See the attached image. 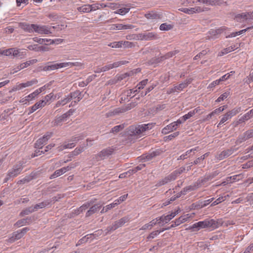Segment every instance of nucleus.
<instances>
[{"instance_id":"1","label":"nucleus","mask_w":253,"mask_h":253,"mask_svg":"<svg viewBox=\"0 0 253 253\" xmlns=\"http://www.w3.org/2000/svg\"><path fill=\"white\" fill-rule=\"evenodd\" d=\"M180 210V209H178L176 211L174 212H172L170 214H168L167 215H162V216L157 218L155 219H153L151 220L149 223L144 225L141 229L142 230H146L148 228L151 229L153 226L155 225L157 223V221L158 220H160L163 222H165L166 223H168L169 221H170L172 218H173L176 214H177Z\"/></svg>"},{"instance_id":"2","label":"nucleus","mask_w":253,"mask_h":253,"mask_svg":"<svg viewBox=\"0 0 253 253\" xmlns=\"http://www.w3.org/2000/svg\"><path fill=\"white\" fill-rule=\"evenodd\" d=\"M185 170V168L183 167H181L178 169L175 170L170 174L165 177L164 178L160 180L156 185V186L159 187L165 185L168 182H169L171 181L174 180L178 175L180 174Z\"/></svg>"},{"instance_id":"3","label":"nucleus","mask_w":253,"mask_h":253,"mask_svg":"<svg viewBox=\"0 0 253 253\" xmlns=\"http://www.w3.org/2000/svg\"><path fill=\"white\" fill-rule=\"evenodd\" d=\"M23 162L19 161L14 165L12 168L8 170L6 176L4 179V182H7L11 178L16 177L19 174L23 169Z\"/></svg>"},{"instance_id":"4","label":"nucleus","mask_w":253,"mask_h":253,"mask_svg":"<svg viewBox=\"0 0 253 253\" xmlns=\"http://www.w3.org/2000/svg\"><path fill=\"white\" fill-rule=\"evenodd\" d=\"M152 125L148 124H142L138 125L137 126H131L129 127V133L130 135H137L140 136L147 130H149L151 128V126Z\"/></svg>"},{"instance_id":"5","label":"nucleus","mask_w":253,"mask_h":253,"mask_svg":"<svg viewBox=\"0 0 253 253\" xmlns=\"http://www.w3.org/2000/svg\"><path fill=\"white\" fill-rule=\"evenodd\" d=\"M129 218L127 216L123 217L120 219L115 221L112 226H108L105 230L106 231V234L108 233L114 231L118 228L122 226L124 224L128 222Z\"/></svg>"},{"instance_id":"6","label":"nucleus","mask_w":253,"mask_h":253,"mask_svg":"<svg viewBox=\"0 0 253 253\" xmlns=\"http://www.w3.org/2000/svg\"><path fill=\"white\" fill-rule=\"evenodd\" d=\"M52 133L47 132L46 134L44 135L42 137L39 138L35 144V147L36 148L42 149L44 144H46V142L51 137Z\"/></svg>"},{"instance_id":"7","label":"nucleus","mask_w":253,"mask_h":253,"mask_svg":"<svg viewBox=\"0 0 253 253\" xmlns=\"http://www.w3.org/2000/svg\"><path fill=\"white\" fill-rule=\"evenodd\" d=\"M113 151L114 149L110 147L103 149L95 156V158L98 161L103 160L112 155Z\"/></svg>"},{"instance_id":"8","label":"nucleus","mask_w":253,"mask_h":253,"mask_svg":"<svg viewBox=\"0 0 253 253\" xmlns=\"http://www.w3.org/2000/svg\"><path fill=\"white\" fill-rule=\"evenodd\" d=\"M163 151L161 150H156L155 151L150 152L147 154H144L141 156V159L145 161H149L154 157L160 155Z\"/></svg>"},{"instance_id":"9","label":"nucleus","mask_w":253,"mask_h":253,"mask_svg":"<svg viewBox=\"0 0 253 253\" xmlns=\"http://www.w3.org/2000/svg\"><path fill=\"white\" fill-rule=\"evenodd\" d=\"M34 31L40 34H48L51 33L50 31V28L46 26H40L35 24Z\"/></svg>"},{"instance_id":"10","label":"nucleus","mask_w":253,"mask_h":253,"mask_svg":"<svg viewBox=\"0 0 253 253\" xmlns=\"http://www.w3.org/2000/svg\"><path fill=\"white\" fill-rule=\"evenodd\" d=\"M252 137H253V128L247 130L243 134L239 135L237 141L241 143Z\"/></svg>"},{"instance_id":"11","label":"nucleus","mask_w":253,"mask_h":253,"mask_svg":"<svg viewBox=\"0 0 253 253\" xmlns=\"http://www.w3.org/2000/svg\"><path fill=\"white\" fill-rule=\"evenodd\" d=\"M144 16L148 19L156 20L161 19L163 17V14L161 13L152 11L146 13Z\"/></svg>"},{"instance_id":"12","label":"nucleus","mask_w":253,"mask_h":253,"mask_svg":"<svg viewBox=\"0 0 253 253\" xmlns=\"http://www.w3.org/2000/svg\"><path fill=\"white\" fill-rule=\"evenodd\" d=\"M199 2L206 5L216 6L220 5L225 3L222 0H198Z\"/></svg>"},{"instance_id":"13","label":"nucleus","mask_w":253,"mask_h":253,"mask_svg":"<svg viewBox=\"0 0 253 253\" xmlns=\"http://www.w3.org/2000/svg\"><path fill=\"white\" fill-rule=\"evenodd\" d=\"M218 174V172L217 171H215L213 172L205 175L204 177H202L200 180L198 181L199 184L201 185L208 182L210 180H211L215 177Z\"/></svg>"},{"instance_id":"14","label":"nucleus","mask_w":253,"mask_h":253,"mask_svg":"<svg viewBox=\"0 0 253 253\" xmlns=\"http://www.w3.org/2000/svg\"><path fill=\"white\" fill-rule=\"evenodd\" d=\"M207 228H211L215 229L218 227L219 225H221V223L219 220H215L213 219H206Z\"/></svg>"},{"instance_id":"15","label":"nucleus","mask_w":253,"mask_h":253,"mask_svg":"<svg viewBox=\"0 0 253 253\" xmlns=\"http://www.w3.org/2000/svg\"><path fill=\"white\" fill-rule=\"evenodd\" d=\"M35 24H29L27 23H19V27L24 31L29 32L30 33H33L34 31Z\"/></svg>"},{"instance_id":"16","label":"nucleus","mask_w":253,"mask_h":253,"mask_svg":"<svg viewBox=\"0 0 253 253\" xmlns=\"http://www.w3.org/2000/svg\"><path fill=\"white\" fill-rule=\"evenodd\" d=\"M72 167H63L59 169L56 170L53 174H52L50 177V179L54 178L56 177L59 176L62 174L65 173L67 171L69 170L72 168Z\"/></svg>"},{"instance_id":"17","label":"nucleus","mask_w":253,"mask_h":253,"mask_svg":"<svg viewBox=\"0 0 253 253\" xmlns=\"http://www.w3.org/2000/svg\"><path fill=\"white\" fill-rule=\"evenodd\" d=\"M102 205L100 203L95 204L90 208L89 210L87 211L86 213V216L88 217L91 216L92 214L96 212L102 207Z\"/></svg>"},{"instance_id":"18","label":"nucleus","mask_w":253,"mask_h":253,"mask_svg":"<svg viewBox=\"0 0 253 253\" xmlns=\"http://www.w3.org/2000/svg\"><path fill=\"white\" fill-rule=\"evenodd\" d=\"M60 68V63L51 64V62L47 63V65L43 67L42 69L44 71H53Z\"/></svg>"},{"instance_id":"19","label":"nucleus","mask_w":253,"mask_h":253,"mask_svg":"<svg viewBox=\"0 0 253 253\" xmlns=\"http://www.w3.org/2000/svg\"><path fill=\"white\" fill-rule=\"evenodd\" d=\"M204 228H207L206 220L194 223L190 228L193 229V231H198Z\"/></svg>"},{"instance_id":"20","label":"nucleus","mask_w":253,"mask_h":253,"mask_svg":"<svg viewBox=\"0 0 253 253\" xmlns=\"http://www.w3.org/2000/svg\"><path fill=\"white\" fill-rule=\"evenodd\" d=\"M176 129V124L172 123L165 127L162 130V133L164 134H168Z\"/></svg>"},{"instance_id":"21","label":"nucleus","mask_w":253,"mask_h":253,"mask_svg":"<svg viewBox=\"0 0 253 253\" xmlns=\"http://www.w3.org/2000/svg\"><path fill=\"white\" fill-rule=\"evenodd\" d=\"M36 177V173L32 172L30 175L25 176L23 179L18 181V184H23L29 182L31 180Z\"/></svg>"},{"instance_id":"22","label":"nucleus","mask_w":253,"mask_h":253,"mask_svg":"<svg viewBox=\"0 0 253 253\" xmlns=\"http://www.w3.org/2000/svg\"><path fill=\"white\" fill-rule=\"evenodd\" d=\"M46 102L45 100H41L40 101L37 102L31 108V110L28 113V115L32 114V113L36 111L38 109L44 106Z\"/></svg>"},{"instance_id":"23","label":"nucleus","mask_w":253,"mask_h":253,"mask_svg":"<svg viewBox=\"0 0 253 253\" xmlns=\"http://www.w3.org/2000/svg\"><path fill=\"white\" fill-rule=\"evenodd\" d=\"M22 237L23 236L21 233L17 231L13 233L12 236L8 239V242L10 243H13L15 241L21 239Z\"/></svg>"},{"instance_id":"24","label":"nucleus","mask_w":253,"mask_h":253,"mask_svg":"<svg viewBox=\"0 0 253 253\" xmlns=\"http://www.w3.org/2000/svg\"><path fill=\"white\" fill-rule=\"evenodd\" d=\"M233 150L232 149H228L221 152L218 156V159L219 160L224 159L230 156L233 153Z\"/></svg>"},{"instance_id":"25","label":"nucleus","mask_w":253,"mask_h":253,"mask_svg":"<svg viewBox=\"0 0 253 253\" xmlns=\"http://www.w3.org/2000/svg\"><path fill=\"white\" fill-rule=\"evenodd\" d=\"M158 36L157 34L153 32L144 33V40L151 41L157 39Z\"/></svg>"},{"instance_id":"26","label":"nucleus","mask_w":253,"mask_h":253,"mask_svg":"<svg viewBox=\"0 0 253 253\" xmlns=\"http://www.w3.org/2000/svg\"><path fill=\"white\" fill-rule=\"evenodd\" d=\"M239 47L235 45H231L228 47H227L226 48H224L222 51H221L219 53V56H222L224 54H227L228 53H229L232 51H234L235 49L238 48Z\"/></svg>"},{"instance_id":"27","label":"nucleus","mask_w":253,"mask_h":253,"mask_svg":"<svg viewBox=\"0 0 253 253\" xmlns=\"http://www.w3.org/2000/svg\"><path fill=\"white\" fill-rule=\"evenodd\" d=\"M12 56L14 57L22 58L24 54L23 52H22L20 49H17L15 48H12Z\"/></svg>"},{"instance_id":"28","label":"nucleus","mask_w":253,"mask_h":253,"mask_svg":"<svg viewBox=\"0 0 253 253\" xmlns=\"http://www.w3.org/2000/svg\"><path fill=\"white\" fill-rule=\"evenodd\" d=\"M77 10L83 13L89 12L91 11V8H90L89 4H85L82 6L78 7L77 8Z\"/></svg>"},{"instance_id":"29","label":"nucleus","mask_w":253,"mask_h":253,"mask_svg":"<svg viewBox=\"0 0 253 253\" xmlns=\"http://www.w3.org/2000/svg\"><path fill=\"white\" fill-rule=\"evenodd\" d=\"M49 204H50V202H48V201L42 202H41L40 203L35 205L33 207L35 211H37L39 209H42V208L45 207L46 206L48 205Z\"/></svg>"},{"instance_id":"30","label":"nucleus","mask_w":253,"mask_h":253,"mask_svg":"<svg viewBox=\"0 0 253 253\" xmlns=\"http://www.w3.org/2000/svg\"><path fill=\"white\" fill-rule=\"evenodd\" d=\"M75 146V143L72 142L68 144H65L62 146H60L57 148L58 151L60 152L63 151L64 149L67 148H71Z\"/></svg>"},{"instance_id":"31","label":"nucleus","mask_w":253,"mask_h":253,"mask_svg":"<svg viewBox=\"0 0 253 253\" xmlns=\"http://www.w3.org/2000/svg\"><path fill=\"white\" fill-rule=\"evenodd\" d=\"M173 28V25L167 23L162 24L160 26V30L161 31H169Z\"/></svg>"},{"instance_id":"32","label":"nucleus","mask_w":253,"mask_h":253,"mask_svg":"<svg viewBox=\"0 0 253 253\" xmlns=\"http://www.w3.org/2000/svg\"><path fill=\"white\" fill-rule=\"evenodd\" d=\"M34 211H35L33 209V207L32 206L26 208V209L23 210L20 213V215L24 216L25 215L29 214V213H31Z\"/></svg>"},{"instance_id":"33","label":"nucleus","mask_w":253,"mask_h":253,"mask_svg":"<svg viewBox=\"0 0 253 253\" xmlns=\"http://www.w3.org/2000/svg\"><path fill=\"white\" fill-rule=\"evenodd\" d=\"M89 206L90 205L88 203L83 205V206L80 207L77 211H75V213L77 215L80 214L81 212H83L87 209H88Z\"/></svg>"},{"instance_id":"34","label":"nucleus","mask_w":253,"mask_h":253,"mask_svg":"<svg viewBox=\"0 0 253 253\" xmlns=\"http://www.w3.org/2000/svg\"><path fill=\"white\" fill-rule=\"evenodd\" d=\"M241 111V107H237L231 110V111L228 112L227 113L229 115V116L232 118L233 116L236 115L237 114L239 113Z\"/></svg>"},{"instance_id":"35","label":"nucleus","mask_w":253,"mask_h":253,"mask_svg":"<svg viewBox=\"0 0 253 253\" xmlns=\"http://www.w3.org/2000/svg\"><path fill=\"white\" fill-rule=\"evenodd\" d=\"M193 9L194 10V13H200L204 11H207L209 10V9L205 7L196 6L195 7H193Z\"/></svg>"},{"instance_id":"36","label":"nucleus","mask_w":253,"mask_h":253,"mask_svg":"<svg viewBox=\"0 0 253 253\" xmlns=\"http://www.w3.org/2000/svg\"><path fill=\"white\" fill-rule=\"evenodd\" d=\"M44 47L43 46H39L38 47V45L35 44V45H30L28 46V48L30 50H35V51H41V50H44Z\"/></svg>"},{"instance_id":"37","label":"nucleus","mask_w":253,"mask_h":253,"mask_svg":"<svg viewBox=\"0 0 253 253\" xmlns=\"http://www.w3.org/2000/svg\"><path fill=\"white\" fill-rule=\"evenodd\" d=\"M251 28L250 27V28H248L246 29L241 30L239 32H233V33H231V34H230L229 35H228V36H226V38L234 37H236L237 35H239L242 34L243 33H244V32L247 31L248 29H251Z\"/></svg>"},{"instance_id":"38","label":"nucleus","mask_w":253,"mask_h":253,"mask_svg":"<svg viewBox=\"0 0 253 253\" xmlns=\"http://www.w3.org/2000/svg\"><path fill=\"white\" fill-rule=\"evenodd\" d=\"M38 83V81L36 79H34L31 81H27V82L23 84L24 87H26L32 86L34 84H37Z\"/></svg>"},{"instance_id":"39","label":"nucleus","mask_w":253,"mask_h":253,"mask_svg":"<svg viewBox=\"0 0 253 253\" xmlns=\"http://www.w3.org/2000/svg\"><path fill=\"white\" fill-rule=\"evenodd\" d=\"M130 10V8H122L120 9H118L117 11H115V13L116 14H119L120 15H124L127 13Z\"/></svg>"},{"instance_id":"40","label":"nucleus","mask_w":253,"mask_h":253,"mask_svg":"<svg viewBox=\"0 0 253 253\" xmlns=\"http://www.w3.org/2000/svg\"><path fill=\"white\" fill-rule=\"evenodd\" d=\"M145 167V164H140L138 165V166L135 167L134 168L129 169V171H130L131 174H132L135 172H136L137 171L140 170L142 169L144 167Z\"/></svg>"},{"instance_id":"41","label":"nucleus","mask_w":253,"mask_h":253,"mask_svg":"<svg viewBox=\"0 0 253 253\" xmlns=\"http://www.w3.org/2000/svg\"><path fill=\"white\" fill-rule=\"evenodd\" d=\"M84 147L80 146L79 147L76 148L75 150L72 152V155L73 156H77L84 151Z\"/></svg>"},{"instance_id":"42","label":"nucleus","mask_w":253,"mask_h":253,"mask_svg":"<svg viewBox=\"0 0 253 253\" xmlns=\"http://www.w3.org/2000/svg\"><path fill=\"white\" fill-rule=\"evenodd\" d=\"M108 46H111L113 48L121 47L123 46L122 41L115 42L110 43L109 44H108Z\"/></svg>"},{"instance_id":"43","label":"nucleus","mask_w":253,"mask_h":253,"mask_svg":"<svg viewBox=\"0 0 253 253\" xmlns=\"http://www.w3.org/2000/svg\"><path fill=\"white\" fill-rule=\"evenodd\" d=\"M247 17V16L246 15H245V13H242L241 14H237L235 17V18L236 19V20L238 21V22H242V19L244 20H246V18Z\"/></svg>"},{"instance_id":"44","label":"nucleus","mask_w":253,"mask_h":253,"mask_svg":"<svg viewBox=\"0 0 253 253\" xmlns=\"http://www.w3.org/2000/svg\"><path fill=\"white\" fill-rule=\"evenodd\" d=\"M132 39L136 40H144V33L132 35Z\"/></svg>"},{"instance_id":"45","label":"nucleus","mask_w":253,"mask_h":253,"mask_svg":"<svg viewBox=\"0 0 253 253\" xmlns=\"http://www.w3.org/2000/svg\"><path fill=\"white\" fill-rule=\"evenodd\" d=\"M166 59H167L165 58V56L164 55H163V56H161L160 57H158V58H157L155 59H152L150 61V62L151 63V64H154V63L157 64V63H160V62L163 61Z\"/></svg>"},{"instance_id":"46","label":"nucleus","mask_w":253,"mask_h":253,"mask_svg":"<svg viewBox=\"0 0 253 253\" xmlns=\"http://www.w3.org/2000/svg\"><path fill=\"white\" fill-rule=\"evenodd\" d=\"M117 64H115V63L113 64H110L107 65H105L102 67V71H103V72H106L107 71H108L111 69H113L114 68H116L115 65Z\"/></svg>"},{"instance_id":"47","label":"nucleus","mask_w":253,"mask_h":253,"mask_svg":"<svg viewBox=\"0 0 253 253\" xmlns=\"http://www.w3.org/2000/svg\"><path fill=\"white\" fill-rule=\"evenodd\" d=\"M122 44H123V46H124L125 47H127V48L134 47L135 45V44L134 42H128V41H125V42L122 41Z\"/></svg>"},{"instance_id":"48","label":"nucleus","mask_w":253,"mask_h":253,"mask_svg":"<svg viewBox=\"0 0 253 253\" xmlns=\"http://www.w3.org/2000/svg\"><path fill=\"white\" fill-rule=\"evenodd\" d=\"M209 51V50L207 51V50H202L201 52H200L199 54L196 55L194 57V60H197V59H198L199 58H201L203 56L206 55Z\"/></svg>"},{"instance_id":"49","label":"nucleus","mask_w":253,"mask_h":253,"mask_svg":"<svg viewBox=\"0 0 253 253\" xmlns=\"http://www.w3.org/2000/svg\"><path fill=\"white\" fill-rule=\"evenodd\" d=\"M229 95V92H226L221 94L216 100V102H219L222 100H223L224 99H226L228 97V96Z\"/></svg>"},{"instance_id":"50","label":"nucleus","mask_w":253,"mask_h":253,"mask_svg":"<svg viewBox=\"0 0 253 253\" xmlns=\"http://www.w3.org/2000/svg\"><path fill=\"white\" fill-rule=\"evenodd\" d=\"M83 139V136L81 134H78V135H77L76 136L72 137L70 141L76 143L80 140H81Z\"/></svg>"},{"instance_id":"51","label":"nucleus","mask_w":253,"mask_h":253,"mask_svg":"<svg viewBox=\"0 0 253 253\" xmlns=\"http://www.w3.org/2000/svg\"><path fill=\"white\" fill-rule=\"evenodd\" d=\"M123 128L124 126L123 125L116 126L112 128L111 132L112 133H117L121 130L123 129Z\"/></svg>"},{"instance_id":"52","label":"nucleus","mask_w":253,"mask_h":253,"mask_svg":"<svg viewBox=\"0 0 253 253\" xmlns=\"http://www.w3.org/2000/svg\"><path fill=\"white\" fill-rule=\"evenodd\" d=\"M179 133L178 131H177V132H175L167 136H166L165 137V140H171L172 139H173V138H175L176 137V136H177L178 135H179Z\"/></svg>"},{"instance_id":"53","label":"nucleus","mask_w":253,"mask_h":253,"mask_svg":"<svg viewBox=\"0 0 253 253\" xmlns=\"http://www.w3.org/2000/svg\"><path fill=\"white\" fill-rule=\"evenodd\" d=\"M187 87L186 84L184 82L180 84H179L174 86V90H181L183 88Z\"/></svg>"},{"instance_id":"54","label":"nucleus","mask_w":253,"mask_h":253,"mask_svg":"<svg viewBox=\"0 0 253 253\" xmlns=\"http://www.w3.org/2000/svg\"><path fill=\"white\" fill-rule=\"evenodd\" d=\"M231 118V117L229 116L228 113H226L222 118L221 119L219 125H221L223 124L224 122H225L228 119Z\"/></svg>"},{"instance_id":"55","label":"nucleus","mask_w":253,"mask_h":253,"mask_svg":"<svg viewBox=\"0 0 253 253\" xmlns=\"http://www.w3.org/2000/svg\"><path fill=\"white\" fill-rule=\"evenodd\" d=\"M246 121L249 120L253 117V109L243 115Z\"/></svg>"},{"instance_id":"56","label":"nucleus","mask_w":253,"mask_h":253,"mask_svg":"<svg viewBox=\"0 0 253 253\" xmlns=\"http://www.w3.org/2000/svg\"><path fill=\"white\" fill-rule=\"evenodd\" d=\"M179 10L182 11L185 13L192 14L194 13V10L192 8H181L179 9Z\"/></svg>"},{"instance_id":"57","label":"nucleus","mask_w":253,"mask_h":253,"mask_svg":"<svg viewBox=\"0 0 253 253\" xmlns=\"http://www.w3.org/2000/svg\"><path fill=\"white\" fill-rule=\"evenodd\" d=\"M148 82V79H145L139 83V84L137 85L138 89H141L144 88V86L146 85Z\"/></svg>"},{"instance_id":"58","label":"nucleus","mask_w":253,"mask_h":253,"mask_svg":"<svg viewBox=\"0 0 253 253\" xmlns=\"http://www.w3.org/2000/svg\"><path fill=\"white\" fill-rule=\"evenodd\" d=\"M12 48L4 50L1 52V54H4L6 56H12Z\"/></svg>"},{"instance_id":"59","label":"nucleus","mask_w":253,"mask_h":253,"mask_svg":"<svg viewBox=\"0 0 253 253\" xmlns=\"http://www.w3.org/2000/svg\"><path fill=\"white\" fill-rule=\"evenodd\" d=\"M161 232V231L156 230L155 231H153L150 233V234L148 236L147 239H153L156 236H157L159 233Z\"/></svg>"},{"instance_id":"60","label":"nucleus","mask_w":253,"mask_h":253,"mask_svg":"<svg viewBox=\"0 0 253 253\" xmlns=\"http://www.w3.org/2000/svg\"><path fill=\"white\" fill-rule=\"evenodd\" d=\"M179 51L178 50L170 51V52L166 53L165 55H164V56H165V58L168 59V58L171 57L175 55Z\"/></svg>"},{"instance_id":"61","label":"nucleus","mask_w":253,"mask_h":253,"mask_svg":"<svg viewBox=\"0 0 253 253\" xmlns=\"http://www.w3.org/2000/svg\"><path fill=\"white\" fill-rule=\"evenodd\" d=\"M194 115H195L194 111H191L189 112L188 114H187L183 116V121H186L187 119L193 117Z\"/></svg>"},{"instance_id":"62","label":"nucleus","mask_w":253,"mask_h":253,"mask_svg":"<svg viewBox=\"0 0 253 253\" xmlns=\"http://www.w3.org/2000/svg\"><path fill=\"white\" fill-rule=\"evenodd\" d=\"M62 119L61 118V117H59L56 118L53 122L52 123L53 124L54 126H58L60 125L61 123L63 122Z\"/></svg>"},{"instance_id":"63","label":"nucleus","mask_w":253,"mask_h":253,"mask_svg":"<svg viewBox=\"0 0 253 253\" xmlns=\"http://www.w3.org/2000/svg\"><path fill=\"white\" fill-rule=\"evenodd\" d=\"M40 93L38 90H36L33 93L30 94L29 95L26 96L27 98H29L30 100L33 99L36 96L39 95Z\"/></svg>"},{"instance_id":"64","label":"nucleus","mask_w":253,"mask_h":253,"mask_svg":"<svg viewBox=\"0 0 253 253\" xmlns=\"http://www.w3.org/2000/svg\"><path fill=\"white\" fill-rule=\"evenodd\" d=\"M27 222V219H22L18 220L14 224V225L19 227L21 225H24Z\"/></svg>"}]
</instances>
